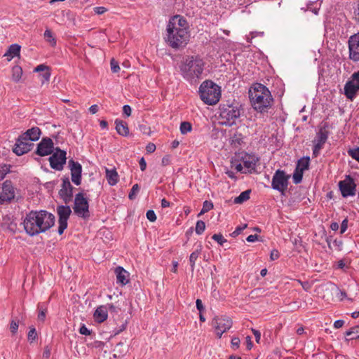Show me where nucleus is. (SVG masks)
<instances>
[{
    "mask_svg": "<svg viewBox=\"0 0 359 359\" xmlns=\"http://www.w3.org/2000/svg\"><path fill=\"white\" fill-rule=\"evenodd\" d=\"M140 170L144 171L147 168V163L144 157H142L139 161Z\"/></svg>",
    "mask_w": 359,
    "mask_h": 359,
    "instance_id": "nucleus-61",
    "label": "nucleus"
},
{
    "mask_svg": "<svg viewBox=\"0 0 359 359\" xmlns=\"http://www.w3.org/2000/svg\"><path fill=\"white\" fill-rule=\"evenodd\" d=\"M66 155L67 153L65 150L56 147L48 158L50 168L58 171L62 170L67 161Z\"/></svg>",
    "mask_w": 359,
    "mask_h": 359,
    "instance_id": "nucleus-10",
    "label": "nucleus"
},
{
    "mask_svg": "<svg viewBox=\"0 0 359 359\" xmlns=\"http://www.w3.org/2000/svg\"><path fill=\"white\" fill-rule=\"evenodd\" d=\"M249 97L253 109L260 113L268 111L273 102L269 90L259 83H255L250 88Z\"/></svg>",
    "mask_w": 359,
    "mask_h": 359,
    "instance_id": "nucleus-4",
    "label": "nucleus"
},
{
    "mask_svg": "<svg viewBox=\"0 0 359 359\" xmlns=\"http://www.w3.org/2000/svg\"><path fill=\"white\" fill-rule=\"evenodd\" d=\"M94 11L95 13L101 15L105 13L107 11V9L104 7L99 6L94 8Z\"/></svg>",
    "mask_w": 359,
    "mask_h": 359,
    "instance_id": "nucleus-62",
    "label": "nucleus"
},
{
    "mask_svg": "<svg viewBox=\"0 0 359 359\" xmlns=\"http://www.w3.org/2000/svg\"><path fill=\"white\" fill-rule=\"evenodd\" d=\"M309 162H310L309 157L302 158L298 161L295 169L301 171L302 172H304L306 170H307L309 168Z\"/></svg>",
    "mask_w": 359,
    "mask_h": 359,
    "instance_id": "nucleus-29",
    "label": "nucleus"
},
{
    "mask_svg": "<svg viewBox=\"0 0 359 359\" xmlns=\"http://www.w3.org/2000/svg\"><path fill=\"white\" fill-rule=\"evenodd\" d=\"M346 341L353 340L359 338V325L352 327L345 332Z\"/></svg>",
    "mask_w": 359,
    "mask_h": 359,
    "instance_id": "nucleus-28",
    "label": "nucleus"
},
{
    "mask_svg": "<svg viewBox=\"0 0 359 359\" xmlns=\"http://www.w3.org/2000/svg\"><path fill=\"white\" fill-rule=\"evenodd\" d=\"M55 148L51 138L43 137L41 142L37 144L35 154L39 156H46L52 154Z\"/></svg>",
    "mask_w": 359,
    "mask_h": 359,
    "instance_id": "nucleus-12",
    "label": "nucleus"
},
{
    "mask_svg": "<svg viewBox=\"0 0 359 359\" xmlns=\"http://www.w3.org/2000/svg\"><path fill=\"white\" fill-rule=\"evenodd\" d=\"M344 325V321L343 320H337L334 323V327L336 329H339L341 327Z\"/></svg>",
    "mask_w": 359,
    "mask_h": 359,
    "instance_id": "nucleus-64",
    "label": "nucleus"
},
{
    "mask_svg": "<svg viewBox=\"0 0 359 359\" xmlns=\"http://www.w3.org/2000/svg\"><path fill=\"white\" fill-rule=\"evenodd\" d=\"M146 150L149 153H153L156 150V145L153 143H149L147 146Z\"/></svg>",
    "mask_w": 359,
    "mask_h": 359,
    "instance_id": "nucleus-63",
    "label": "nucleus"
},
{
    "mask_svg": "<svg viewBox=\"0 0 359 359\" xmlns=\"http://www.w3.org/2000/svg\"><path fill=\"white\" fill-rule=\"evenodd\" d=\"M50 69L44 72H42V74L39 75L42 78L41 83L43 84L46 82H48L50 80Z\"/></svg>",
    "mask_w": 359,
    "mask_h": 359,
    "instance_id": "nucleus-43",
    "label": "nucleus"
},
{
    "mask_svg": "<svg viewBox=\"0 0 359 359\" xmlns=\"http://www.w3.org/2000/svg\"><path fill=\"white\" fill-rule=\"evenodd\" d=\"M205 65L198 55H187L178 63V69L182 77L192 85L202 79Z\"/></svg>",
    "mask_w": 359,
    "mask_h": 359,
    "instance_id": "nucleus-3",
    "label": "nucleus"
},
{
    "mask_svg": "<svg viewBox=\"0 0 359 359\" xmlns=\"http://www.w3.org/2000/svg\"><path fill=\"white\" fill-rule=\"evenodd\" d=\"M74 213L79 217L88 219L90 217L89 203L83 193L76 194L73 207Z\"/></svg>",
    "mask_w": 359,
    "mask_h": 359,
    "instance_id": "nucleus-6",
    "label": "nucleus"
},
{
    "mask_svg": "<svg viewBox=\"0 0 359 359\" xmlns=\"http://www.w3.org/2000/svg\"><path fill=\"white\" fill-rule=\"evenodd\" d=\"M79 332L83 335L90 334V331L84 325L80 327Z\"/></svg>",
    "mask_w": 359,
    "mask_h": 359,
    "instance_id": "nucleus-58",
    "label": "nucleus"
},
{
    "mask_svg": "<svg viewBox=\"0 0 359 359\" xmlns=\"http://www.w3.org/2000/svg\"><path fill=\"white\" fill-rule=\"evenodd\" d=\"M339 187L343 197L352 196L355 194L356 184L353 178L349 175L346 176L344 180L339 182Z\"/></svg>",
    "mask_w": 359,
    "mask_h": 359,
    "instance_id": "nucleus-13",
    "label": "nucleus"
},
{
    "mask_svg": "<svg viewBox=\"0 0 359 359\" xmlns=\"http://www.w3.org/2000/svg\"><path fill=\"white\" fill-rule=\"evenodd\" d=\"M20 46L17 43L11 45L8 47L6 53L4 55V57H7L8 61H11L15 56H19L20 52Z\"/></svg>",
    "mask_w": 359,
    "mask_h": 359,
    "instance_id": "nucleus-26",
    "label": "nucleus"
},
{
    "mask_svg": "<svg viewBox=\"0 0 359 359\" xmlns=\"http://www.w3.org/2000/svg\"><path fill=\"white\" fill-rule=\"evenodd\" d=\"M358 90H359V88L351 79L347 81L344 86V94L346 97L351 100L355 97Z\"/></svg>",
    "mask_w": 359,
    "mask_h": 359,
    "instance_id": "nucleus-20",
    "label": "nucleus"
},
{
    "mask_svg": "<svg viewBox=\"0 0 359 359\" xmlns=\"http://www.w3.org/2000/svg\"><path fill=\"white\" fill-rule=\"evenodd\" d=\"M212 238L217 241L220 245H223L227 241L224 238L221 233H215L212 236Z\"/></svg>",
    "mask_w": 359,
    "mask_h": 359,
    "instance_id": "nucleus-42",
    "label": "nucleus"
},
{
    "mask_svg": "<svg viewBox=\"0 0 359 359\" xmlns=\"http://www.w3.org/2000/svg\"><path fill=\"white\" fill-rule=\"evenodd\" d=\"M68 167L71 171L72 182L77 186L80 185L81 183L82 175L81 165L72 158L68 161Z\"/></svg>",
    "mask_w": 359,
    "mask_h": 359,
    "instance_id": "nucleus-16",
    "label": "nucleus"
},
{
    "mask_svg": "<svg viewBox=\"0 0 359 359\" xmlns=\"http://www.w3.org/2000/svg\"><path fill=\"white\" fill-rule=\"evenodd\" d=\"M111 70L113 73H117L120 70V67L118 62L115 60L114 58L111 60L110 62Z\"/></svg>",
    "mask_w": 359,
    "mask_h": 359,
    "instance_id": "nucleus-44",
    "label": "nucleus"
},
{
    "mask_svg": "<svg viewBox=\"0 0 359 359\" xmlns=\"http://www.w3.org/2000/svg\"><path fill=\"white\" fill-rule=\"evenodd\" d=\"M54 215L46 210L30 211L23 222L27 233L33 236L45 232L55 224Z\"/></svg>",
    "mask_w": 359,
    "mask_h": 359,
    "instance_id": "nucleus-2",
    "label": "nucleus"
},
{
    "mask_svg": "<svg viewBox=\"0 0 359 359\" xmlns=\"http://www.w3.org/2000/svg\"><path fill=\"white\" fill-rule=\"evenodd\" d=\"M18 323L15 320H11L10 324V330L13 334H15L18 329Z\"/></svg>",
    "mask_w": 359,
    "mask_h": 359,
    "instance_id": "nucleus-50",
    "label": "nucleus"
},
{
    "mask_svg": "<svg viewBox=\"0 0 359 359\" xmlns=\"http://www.w3.org/2000/svg\"><path fill=\"white\" fill-rule=\"evenodd\" d=\"M196 308L200 311V313H202L205 310V307L203 306V304L202 303V301L199 299H198L196 302Z\"/></svg>",
    "mask_w": 359,
    "mask_h": 359,
    "instance_id": "nucleus-59",
    "label": "nucleus"
},
{
    "mask_svg": "<svg viewBox=\"0 0 359 359\" xmlns=\"http://www.w3.org/2000/svg\"><path fill=\"white\" fill-rule=\"evenodd\" d=\"M38 308L39 309V312L38 314V320L43 322L46 318V314L47 310H46V309H42L40 305L38 306Z\"/></svg>",
    "mask_w": 359,
    "mask_h": 359,
    "instance_id": "nucleus-46",
    "label": "nucleus"
},
{
    "mask_svg": "<svg viewBox=\"0 0 359 359\" xmlns=\"http://www.w3.org/2000/svg\"><path fill=\"white\" fill-rule=\"evenodd\" d=\"M50 356V348L48 346H46L44 348V351L43 353V358L48 359Z\"/></svg>",
    "mask_w": 359,
    "mask_h": 359,
    "instance_id": "nucleus-56",
    "label": "nucleus"
},
{
    "mask_svg": "<svg viewBox=\"0 0 359 359\" xmlns=\"http://www.w3.org/2000/svg\"><path fill=\"white\" fill-rule=\"evenodd\" d=\"M139 191H140L139 185L137 184H134L129 193V195H128L129 199H130V200L135 199L136 198V194L139 192Z\"/></svg>",
    "mask_w": 359,
    "mask_h": 359,
    "instance_id": "nucleus-39",
    "label": "nucleus"
},
{
    "mask_svg": "<svg viewBox=\"0 0 359 359\" xmlns=\"http://www.w3.org/2000/svg\"><path fill=\"white\" fill-rule=\"evenodd\" d=\"M106 178L111 186H114L118 182L119 176L115 169L106 168Z\"/></svg>",
    "mask_w": 359,
    "mask_h": 359,
    "instance_id": "nucleus-27",
    "label": "nucleus"
},
{
    "mask_svg": "<svg viewBox=\"0 0 359 359\" xmlns=\"http://www.w3.org/2000/svg\"><path fill=\"white\" fill-rule=\"evenodd\" d=\"M348 219L347 218H345L342 222H341V229H340V233L342 234L344 233L347 228H348Z\"/></svg>",
    "mask_w": 359,
    "mask_h": 359,
    "instance_id": "nucleus-52",
    "label": "nucleus"
},
{
    "mask_svg": "<svg viewBox=\"0 0 359 359\" xmlns=\"http://www.w3.org/2000/svg\"><path fill=\"white\" fill-rule=\"evenodd\" d=\"M232 324L231 319L226 316H217L212 320L211 323V325L214 328L216 335L219 339L224 332L232 327Z\"/></svg>",
    "mask_w": 359,
    "mask_h": 359,
    "instance_id": "nucleus-8",
    "label": "nucleus"
},
{
    "mask_svg": "<svg viewBox=\"0 0 359 359\" xmlns=\"http://www.w3.org/2000/svg\"><path fill=\"white\" fill-rule=\"evenodd\" d=\"M138 130L143 134L149 135L151 133V128L146 124H140Z\"/></svg>",
    "mask_w": 359,
    "mask_h": 359,
    "instance_id": "nucleus-45",
    "label": "nucleus"
},
{
    "mask_svg": "<svg viewBox=\"0 0 359 359\" xmlns=\"http://www.w3.org/2000/svg\"><path fill=\"white\" fill-rule=\"evenodd\" d=\"M44 38L46 40L49 42L52 46H54L56 44V40L53 36L52 32L50 29H46L44 32Z\"/></svg>",
    "mask_w": 359,
    "mask_h": 359,
    "instance_id": "nucleus-33",
    "label": "nucleus"
},
{
    "mask_svg": "<svg viewBox=\"0 0 359 359\" xmlns=\"http://www.w3.org/2000/svg\"><path fill=\"white\" fill-rule=\"evenodd\" d=\"M231 141V144H233L241 145L243 142V135L241 133H235L232 136Z\"/></svg>",
    "mask_w": 359,
    "mask_h": 359,
    "instance_id": "nucleus-36",
    "label": "nucleus"
},
{
    "mask_svg": "<svg viewBox=\"0 0 359 359\" xmlns=\"http://www.w3.org/2000/svg\"><path fill=\"white\" fill-rule=\"evenodd\" d=\"M107 309L109 311V312L115 313H118L119 312V311L121 310L119 308L116 307V306H114L111 304H108Z\"/></svg>",
    "mask_w": 359,
    "mask_h": 359,
    "instance_id": "nucleus-57",
    "label": "nucleus"
},
{
    "mask_svg": "<svg viewBox=\"0 0 359 359\" xmlns=\"http://www.w3.org/2000/svg\"><path fill=\"white\" fill-rule=\"evenodd\" d=\"M328 137V133L325 129H320L313 140L314 145L317 149H321Z\"/></svg>",
    "mask_w": 359,
    "mask_h": 359,
    "instance_id": "nucleus-23",
    "label": "nucleus"
},
{
    "mask_svg": "<svg viewBox=\"0 0 359 359\" xmlns=\"http://www.w3.org/2000/svg\"><path fill=\"white\" fill-rule=\"evenodd\" d=\"M280 257L279 252L277 250H273L270 254L271 260H276Z\"/></svg>",
    "mask_w": 359,
    "mask_h": 359,
    "instance_id": "nucleus-55",
    "label": "nucleus"
},
{
    "mask_svg": "<svg viewBox=\"0 0 359 359\" xmlns=\"http://www.w3.org/2000/svg\"><path fill=\"white\" fill-rule=\"evenodd\" d=\"M10 165L4 164L0 166V181L4 180L6 175L10 172Z\"/></svg>",
    "mask_w": 359,
    "mask_h": 359,
    "instance_id": "nucleus-37",
    "label": "nucleus"
},
{
    "mask_svg": "<svg viewBox=\"0 0 359 359\" xmlns=\"http://www.w3.org/2000/svg\"><path fill=\"white\" fill-rule=\"evenodd\" d=\"M348 48L350 59L355 62L359 61V33L350 37Z\"/></svg>",
    "mask_w": 359,
    "mask_h": 359,
    "instance_id": "nucleus-18",
    "label": "nucleus"
},
{
    "mask_svg": "<svg viewBox=\"0 0 359 359\" xmlns=\"http://www.w3.org/2000/svg\"><path fill=\"white\" fill-rule=\"evenodd\" d=\"M240 116L241 111L238 104L224 105L220 108V116L226 120L224 124L226 126H231Z\"/></svg>",
    "mask_w": 359,
    "mask_h": 359,
    "instance_id": "nucleus-7",
    "label": "nucleus"
},
{
    "mask_svg": "<svg viewBox=\"0 0 359 359\" xmlns=\"http://www.w3.org/2000/svg\"><path fill=\"white\" fill-rule=\"evenodd\" d=\"M37 337L36 330L34 327H30L28 332L27 339L30 343H32Z\"/></svg>",
    "mask_w": 359,
    "mask_h": 359,
    "instance_id": "nucleus-41",
    "label": "nucleus"
},
{
    "mask_svg": "<svg viewBox=\"0 0 359 359\" xmlns=\"http://www.w3.org/2000/svg\"><path fill=\"white\" fill-rule=\"evenodd\" d=\"M205 229V224L202 220H198L196 222L195 231L196 233L198 235H201L203 233Z\"/></svg>",
    "mask_w": 359,
    "mask_h": 359,
    "instance_id": "nucleus-35",
    "label": "nucleus"
},
{
    "mask_svg": "<svg viewBox=\"0 0 359 359\" xmlns=\"http://www.w3.org/2000/svg\"><path fill=\"white\" fill-rule=\"evenodd\" d=\"M116 130L118 135L126 137L129 135L128 124L122 120L115 121Z\"/></svg>",
    "mask_w": 359,
    "mask_h": 359,
    "instance_id": "nucleus-25",
    "label": "nucleus"
},
{
    "mask_svg": "<svg viewBox=\"0 0 359 359\" xmlns=\"http://www.w3.org/2000/svg\"><path fill=\"white\" fill-rule=\"evenodd\" d=\"M247 227V224H244L243 226H237L234 231L231 233L232 237H236L238 236L243 230H244Z\"/></svg>",
    "mask_w": 359,
    "mask_h": 359,
    "instance_id": "nucleus-48",
    "label": "nucleus"
},
{
    "mask_svg": "<svg viewBox=\"0 0 359 359\" xmlns=\"http://www.w3.org/2000/svg\"><path fill=\"white\" fill-rule=\"evenodd\" d=\"M115 273L116 275V282L118 283H120L122 285H125L128 283V273L123 267H116L115 269Z\"/></svg>",
    "mask_w": 359,
    "mask_h": 359,
    "instance_id": "nucleus-24",
    "label": "nucleus"
},
{
    "mask_svg": "<svg viewBox=\"0 0 359 359\" xmlns=\"http://www.w3.org/2000/svg\"><path fill=\"white\" fill-rule=\"evenodd\" d=\"M231 346L233 349H237L239 348V346H240V343H241V341H240V339L237 337H233L232 339H231Z\"/></svg>",
    "mask_w": 359,
    "mask_h": 359,
    "instance_id": "nucleus-49",
    "label": "nucleus"
},
{
    "mask_svg": "<svg viewBox=\"0 0 359 359\" xmlns=\"http://www.w3.org/2000/svg\"><path fill=\"white\" fill-rule=\"evenodd\" d=\"M259 158L254 155H246L243 158V166L247 169L243 173H255L256 172V165Z\"/></svg>",
    "mask_w": 359,
    "mask_h": 359,
    "instance_id": "nucleus-19",
    "label": "nucleus"
},
{
    "mask_svg": "<svg viewBox=\"0 0 359 359\" xmlns=\"http://www.w3.org/2000/svg\"><path fill=\"white\" fill-rule=\"evenodd\" d=\"M146 216H147V218L150 221V222H155L156 220V215L154 212V210H149L147 212V214H146Z\"/></svg>",
    "mask_w": 359,
    "mask_h": 359,
    "instance_id": "nucleus-47",
    "label": "nucleus"
},
{
    "mask_svg": "<svg viewBox=\"0 0 359 359\" xmlns=\"http://www.w3.org/2000/svg\"><path fill=\"white\" fill-rule=\"evenodd\" d=\"M108 309L107 306H98L93 313V318L97 323H101L107 320L108 316Z\"/></svg>",
    "mask_w": 359,
    "mask_h": 359,
    "instance_id": "nucleus-21",
    "label": "nucleus"
},
{
    "mask_svg": "<svg viewBox=\"0 0 359 359\" xmlns=\"http://www.w3.org/2000/svg\"><path fill=\"white\" fill-rule=\"evenodd\" d=\"M202 246L199 245V249H196L195 251H194L189 257V262H190V266L191 271H194L195 269V264L196 261L197 260L198 256L201 254Z\"/></svg>",
    "mask_w": 359,
    "mask_h": 359,
    "instance_id": "nucleus-30",
    "label": "nucleus"
},
{
    "mask_svg": "<svg viewBox=\"0 0 359 359\" xmlns=\"http://www.w3.org/2000/svg\"><path fill=\"white\" fill-rule=\"evenodd\" d=\"M41 134V131L38 127H32L25 132L22 135L23 136L22 140H27L28 141H37Z\"/></svg>",
    "mask_w": 359,
    "mask_h": 359,
    "instance_id": "nucleus-22",
    "label": "nucleus"
},
{
    "mask_svg": "<svg viewBox=\"0 0 359 359\" xmlns=\"http://www.w3.org/2000/svg\"><path fill=\"white\" fill-rule=\"evenodd\" d=\"M48 69H50V67L48 66H46L45 65H39L34 69V72H44Z\"/></svg>",
    "mask_w": 359,
    "mask_h": 359,
    "instance_id": "nucleus-51",
    "label": "nucleus"
},
{
    "mask_svg": "<svg viewBox=\"0 0 359 359\" xmlns=\"http://www.w3.org/2000/svg\"><path fill=\"white\" fill-rule=\"evenodd\" d=\"M57 213L59 216L57 231L60 235H62L67 227V221L72 213V210L68 205H59L57 208Z\"/></svg>",
    "mask_w": 359,
    "mask_h": 359,
    "instance_id": "nucleus-11",
    "label": "nucleus"
},
{
    "mask_svg": "<svg viewBox=\"0 0 359 359\" xmlns=\"http://www.w3.org/2000/svg\"><path fill=\"white\" fill-rule=\"evenodd\" d=\"M192 129V126L189 122L184 121L180 124V132L182 134L184 135L187 133L190 132Z\"/></svg>",
    "mask_w": 359,
    "mask_h": 359,
    "instance_id": "nucleus-34",
    "label": "nucleus"
},
{
    "mask_svg": "<svg viewBox=\"0 0 359 359\" xmlns=\"http://www.w3.org/2000/svg\"><path fill=\"white\" fill-rule=\"evenodd\" d=\"M303 173L301 171L295 169L293 174V182L294 184H299L302 182L303 177Z\"/></svg>",
    "mask_w": 359,
    "mask_h": 359,
    "instance_id": "nucleus-38",
    "label": "nucleus"
},
{
    "mask_svg": "<svg viewBox=\"0 0 359 359\" xmlns=\"http://www.w3.org/2000/svg\"><path fill=\"white\" fill-rule=\"evenodd\" d=\"M74 187L70 183L67 177L62 178L61 189L59 191V195L65 204L72 201L73 197Z\"/></svg>",
    "mask_w": 359,
    "mask_h": 359,
    "instance_id": "nucleus-15",
    "label": "nucleus"
},
{
    "mask_svg": "<svg viewBox=\"0 0 359 359\" xmlns=\"http://www.w3.org/2000/svg\"><path fill=\"white\" fill-rule=\"evenodd\" d=\"M252 332L253 334L255 335V340L257 343H259L260 339H261V333L259 330L255 329H252Z\"/></svg>",
    "mask_w": 359,
    "mask_h": 359,
    "instance_id": "nucleus-60",
    "label": "nucleus"
},
{
    "mask_svg": "<svg viewBox=\"0 0 359 359\" xmlns=\"http://www.w3.org/2000/svg\"><path fill=\"white\" fill-rule=\"evenodd\" d=\"M203 208L207 211H210L213 208V203L211 201H205L203 203Z\"/></svg>",
    "mask_w": 359,
    "mask_h": 359,
    "instance_id": "nucleus-53",
    "label": "nucleus"
},
{
    "mask_svg": "<svg viewBox=\"0 0 359 359\" xmlns=\"http://www.w3.org/2000/svg\"><path fill=\"white\" fill-rule=\"evenodd\" d=\"M123 112L126 116H130L131 115L132 109L129 105L126 104L123 107Z\"/></svg>",
    "mask_w": 359,
    "mask_h": 359,
    "instance_id": "nucleus-54",
    "label": "nucleus"
},
{
    "mask_svg": "<svg viewBox=\"0 0 359 359\" xmlns=\"http://www.w3.org/2000/svg\"><path fill=\"white\" fill-rule=\"evenodd\" d=\"M22 75V69L18 65H15L12 68V79L15 83H18Z\"/></svg>",
    "mask_w": 359,
    "mask_h": 359,
    "instance_id": "nucleus-32",
    "label": "nucleus"
},
{
    "mask_svg": "<svg viewBox=\"0 0 359 359\" xmlns=\"http://www.w3.org/2000/svg\"><path fill=\"white\" fill-rule=\"evenodd\" d=\"M198 93L201 99L208 105L217 104L221 97L220 87L210 80H206L201 84Z\"/></svg>",
    "mask_w": 359,
    "mask_h": 359,
    "instance_id": "nucleus-5",
    "label": "nucleus"
},
{
    "mask_svg": "<svg viewBox=\"0 0 359 359\" xmlns=\"http://www.w3.org/2000/svg\"><path fill=\"white\" fill-rule=\"evenodd\" d=\"M23 136L21 135L16 140V142L13 149V151L18 156H22L28 151H31L34 147L33 143H30L27 140H22Z\"/></svg>",
    "mask_w": 359,
    "mask_h": 359,
    "instance_id": "nucleus-17",
    "label": "nucleus"
},
{
    "mask_svg": "<svg viewBox=\"0 0 359 359\" xmlns=\"http://www.w3.org/2000/svg\"><path fill=\"white\" fill-rule=\"evenodd\" d=\"M15 197V191L12 182L6 180L0 187V204L10 202Z\"/></svg>",
    "mask_w": 359,
    "mask_h": 359,
    "instance_id": "nucleus-14",
    "label": "nucleus"
},
{
    "mask_svg": "<svg viewBox=\"0 0 359 359\" xmlns=\"http://www.w3.org/2000/svg\"><path fill=\"white\" fill-rule=\"evenodd\" d=\"M251 190L248 189L240 194V195L234 198V203L241 204L250 198Z\"/></svg>",
    "mask_w": 359,
    "mask_h": 359,
    "instance_id": "nucleus-31",
    "label": "nucleus"
},
{
    "mask_svg": "<svg viewBox=\"0 0 359 359\" xmlns=\"http://www.w3.org/2000/svg\"><path fill=\"white\" fill-rule=\"evenodd\" d=\"M348 154L350 156H351L353 159L356 160L359 162V147L353 149H350L348 150Z\"/></svg>",
    "mask_w": 359,
    "mask_h": 359,
    "instance_id": "nucleus-40",
    "label": "nucleus"
},
{
    "mask_svg": "<svg viewBox=\"0 0 359 359\" xmlns=\"http://www.w3.org/2000/svg\"><path fill=\"white\" fill-rule=\"evenodd\" d=\"M189 37L187 20L180 15L172 17L167 25L164 37L167 44L174 49L182 48L188 43Z\"/></svg>",
    "mask_w": 359,
    "mask_h": 359,
    "instance_id": "nucleus-1",
    "label": "nucleus"
},
{
    "mask_svg": "<svg viewBox=\"0 0 359 359\" xmlns=\"http://www.w3.org/2000/svg\"><path fill=\"white\" fill-rule=\"evenodd\" d=\"M290 177V176L286 175L285 171L280 169L277 170L272 177V188L284 195L285 190L287 189Z\"/></svg>",
    "mask_w": 359,
    "mask_h": 359,
    "instance_id": "nucleus-9",
    "label": "nucleus"
}]
</instances>
